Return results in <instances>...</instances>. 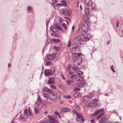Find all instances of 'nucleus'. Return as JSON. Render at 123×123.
Listing matches in <instances>:
<instances>
[{"label":"nucleus","mask_w":123,"mask_h":123,"mask_svg":"<svg viewBox=\"0 0 123 123\" xmlns=\"http://www.w3.org/2000/svg\"><path fill=\"white\" fill-rule=\"evenodd\" d=\"M104 114V113H102L99 115L97 117V119H98L101 116H102Z\"/></svg>","instance_id":"obj_40"},{"label":"nucleus","mask_w":123,"mask_h":123,"mask_svg":"<svg viewBox=\"0 0 123 123\" xmlns=\"http://www.w3.org/2000/svg\"><path fill=\"white\" fill-rule=\"evenodd\" d=\"M52 1H54L55 3H56L58 2V1L57 0H51Z\"/></svg>","instance_id":"obj_55"},{"label":"nucleus","mask_w":123,"mask_h":123,"mask_svg":"<svg viewBox=\"0 0 123 123\" xmlns=\"http://www.w3.org/2000/svg\"><path fill=\"white\" fill-rule=\"evenodd\" d=\"M50 29L51 31L54 32H57L55 28L53 26L51 27L50 28Z\"/></svg>","instance_id":"obj_27"},{"label":"nucleus","mask_w":123,"mask_h":123,"mask_svg":"<svg viewBox=\"0 0 123 123\" xmlns=\"http://www.w3.org/2000/svg\"><path fill=\"white\" fill-rule=\"evenodd\" d=\"M84 2L87 5L90 6H92L93 3L92 0H85Z\"/></svg>","instance_id":"obj_13"},{"label":"nucleus","mask_w":123,"mask_h":123,"mask_svg":"<svg viewBox=\"0 0 123 123\" xmlns=\"http://www.w3.org/2000/svg\"><path fill=\"white\" fill-rule=\"evenodd\" d=\"M113 65H112L111 66V70L112 71L114 72L115 73V71L113 67Z\"/></svg>","instance_id":"obj_48"},{"label":"nucleus","mask_w":123,"mask_h":123,"mask_svg":"<svg viewBox=\"0 0 123 123\" xmlns=\"http://www.w3.org/2000/svg\"><path fill=\"white\" fill-rule=\"evenodd\" d=\"M82 25L81 28L82 31L85 32H86L89 29V26L87 23V21H84Z\"/></svg>","instance_id":"obj_2"},{"label":"nucleus","mask_w":123,"mask_h":123,"mask_svg":"<svg viewBox=\"0 0 123 123\" xmlns=\"http://www.w3.org/2000/svg\"><path fill=\"white\" fill-rule=\"evenodd\" d=\"M81 36L82 41L86 42L89 40V39L87 36L83 35H82Z\"/></svg>","instance_id":"obj_17"},{"label":"nucleus","mask_w":123,"mask_h":123,"mask_svg":"<svg viewBox=\"0 0 123 123\" xmlns=\"http://www.w3.org/2000/svg\"><path fill=\"white\" fill-rule=\"evenodd\" d=\"M64 14L65 15L68 16H69L70 15V14L69 12L66 10H65Z\"/></svg>","instance_id":"obj_29"},{"label":"nucleus","mask_w":123,"mask_h":123,"mask_svg":"<svg viewBox=\"0 0 123 123\" xmlns=\"http://www.w3.org/2000/svg\"><path fill=\"white\" fill-rule=\"evenodd\" d=\"M81 55V53H74L73 54V57L74 58L77 57L78 56H79Z\"/></svg>","instance_id":"obj_22"},{"label":"nucleus","mask_w":123,"mask_h":123,"mask_svg":"<svg viewBox=\"0 0 123 123\" xmlns=\"http://www.w3.org/2000/svg\"><path fill=\"white\" fill-rule=\"evenodd\" d=\"M67 84L69 85H71V83L74 82V81L72 80H66Z\"/></svg>","instance_id":"obj_26"},{"label":"nucleus","mask_w":123,"mask_h":123,"mask_svg":"<svg viewBox=\"0 0 123 123\" xmlns=\"http://www.w3.org/2000/svg\"><path fill=\"white\" fill-rule=\"evenodd\" d=\"M50 119V123H59L58 120L55 118L52 117L50 116H48Z\"/></svg>","instance_id":"obj_10"},{"label":"nucleus","mask_w":123,"mask_h":123,"mask_svg":"<svg viewBox=\"0 0 123 123\" xmlns=\"http://www.w3.org/2000/svg\"><path fill=\"white\" fill-rule=\"evenodd\" d=\"M80 89L78 88H76V90L77 91H80Z\"/></svg>","instance_id":"obj_56"},{"label":"nucleus","mask_w":123,"mask_h":123,"mask_svg":"<svg viewBox=\"0 0 123 123\" xmlns=\"http://www.w3.org/2000/svg\"><path fill=\"white\" fill-rule=\"evenodd\" d=\"M64 12H65V10H62L61 11H60V14H64Z\"/></svg>","instance_id":"obj_46"},{"label":"nucleus","mask_w":123,"mask_h":123,"mask_svg":"<svg viewBox=\"0 0 123 123\" xmlns=\"http://www.w3.org/2000/svg\"><path fill=\"white\" fill-rule=\"evenodd\" d=\"M38 98L37 99V101L35 103V104L36 105H37V107H38V109H40L42 107V100L40 98L39 95H38Z\"/></svg>","instance_id":"obj_3"},{"label":"nucleus","mask_w":123,"mask_h":123,"mask_svg":"<svg viewBox=\"0 0 123 123\" xmlns=\"http://www.w3.org/2000/svg\"><path fill=\"white\" fill-rule=\"evenodd\" d=\"M62 77L64 80H65V78L63 75L62 74Z\"/></svg>","instance_id":"obj_53"},{"label":"nucleus","mask_w":123,"mask_h":123,"mask_svg":"<svg viewBox=\"0 0 123 123\" xmlns=\"http://www.w3.org/2000/svg\"><path fill=\"white\" fill-rule=\"evenodd\" d=\"M29 112L27 111V109L26 108L25 109L24 111V114L25 115H29L31 116L32 115L31 111L30 110V108H29L28 109Z\"/></svg>","instance_id":"obj_12"},{"label":"nucleus","mask_w":123,"mask_h":123,"mask_svg":"<svg viewBox=\"0 0 123 123\" xmlns=\"http://www.w3.org/2000/svg\"><path fill=\"white\" fill-rule=\"evenodd\" d=\"M38 107H37V105L36 106V108H34V110L35 111V112L36 113H38L39 112V110L37 109Z\"/></svg>","instance_id":"obj_31"},{"label":"nucleus","mask_w":123,"mask_h":123,"mask_svg":"<svg viewBox=\"0 0 123 123\" xmlns=\"http://www.w3.org/2000/svg\"><path fill=\"white\" fill-rule=\"evenodd\" d=\"M97 103L96 102H93V101H92L89 105H88V107H96L97 106Z\"/></svg>","instance_id":"obj_15"},{"label":"nucleus","mask_w":123,"mask_h":123,"mask_svg":"<svg viewBox=\"0 0 123 123\" xmlns=\"http://www.w3.org/2000/svg\"><path fill=\"white\" fill-rule=\"evenodd\" d=\"M76 120L78 122L80 121L81 123H83L84 121V118L81 114H78L77 115Z\"/></svg>","instance_id":"obj_7"},{"label":"nucleus","mask_w":123,"mask_h":123,"mask_svg":"<svg viewBox=\"0 0 123 123\" xmlns=\"http://www.w3.org/2000/svg\"><path fill=\"white\" fill-rule=\"evenodd\" d=\"M61 111L62 112H69L70 111V109L68 108L64 107L61 109Z\"/></svg>","instance_id":"obj_21"},{"label":"nucleus","mask_w":123,"mask_h":123,"mask_svg":"<svg viewBox=\"0 0 123 123\" xmlns=\"http://www.w3.org/2000/svg\"><path fill=\"white\" fill-rule=\"evenodd\" d=\"M91 98L90 96L88 95H86L84 96L82 98V100L83 102L86 103Z\"/></svg>","instance_id":"obj_11"},{"label":"nucleus","mask_w":123,"mask_h":123,"mask_svg":"<svg viewBox=\"0 0 123 123\" xmlns=\"http://www.w3.org/2000/svg\"><path fill=\"white\" fill-rule=\"evenodd\" d=\"M91 97H94V95L93 94H91Z\"/></svg>","instance_id":"obj_61"},{"label":"nucleus","mask_w":123,"mask_h":123,"mask_svg":"<svg viewBox=\"0 0 123 123\" xmlns=\"http://www.w3.org/2000/svg\"><path fill=\"white\" fill-rule=\"evenodd\" d=\"M43 104V105H44V106L45 107H47V105H46V104H44V103Z\"/></svg>","instance_id":"obj_64"},{"label":"nucleus","mask_w":123,"mask_h":123,"mask_svg":"<svg viewBox=\"0 0 123 123\" xmlns=\"http://www.w3.org/2000/svg\"><path fill=\"white\" fill-rule=\"evenodd\" d=\"M91 122L92 123H94V120H93L92 119L91 121Z\"/></svg>","instance_id":"obj_59"},{"label":"nucleus","mask_w":123,"mask_h":123,"mask_svg":"<svg viewBox=\"0 0 123 123\" xmlns=\"http://www.w3.org/2000/svg\"><path fill=\"white\" fill-rule=\"evenodd\" d=\"M56 79L57 80V81H55V79L53 78H49L47 84H53L54 83H58L60 81V80L59 78H56Z\"/></svg>","instance_id":"obj_5"},{"label":"nucleus","mask_w":123,"mask_h":123,"mask_svg":"<svg viewBox=\"0 0 123 123\" xmlns=\"http://www.w3.org/2000/svg\"><path fill=\"white\" fill-rule=\"evenodd\" d=\"M51 62L49 61H47L46 62V66H50L51 64Z\"/></svg>","instance_id":"obj_38"},{"label":"nucleus","mask_w":123,"mask_h":123,"mask_svg":"<svg viewBox=\"0 0 123 123\" xmlns=\"http://www.w3.org/2000/svg\"><path fill=\"white\" fill-rule=\"evenodd\" d=\"M64 6L63 4L60 3L56 4V6L57 7H60Z\"/></svg>","instance_id":"obj_32"},{"label":"nucleus","mask_w":123,"mask_h":123,"mask_svg":"<svg viewBox=\"0 0 123 123\" xmlns=\"http://www.w3.org/2000/svg\"><path fill=\"white\" fill-rule=\"evenodd\" d=\"M73 69L74 71H77L79 70V68L75 67H73Z\"/></svg>","instance_id":"obj_36"},{"label":"nucleus","mask_w":123,"mask_h":123,"mask_svg":"<svg viewBox=\"0 0 123 123\" xmlns=\"http://www.w3.org/2000/svg\"><path fill=\"white\" fill-rule=\"evenodd\" d=\"M55 57V54H49L46 57V58L47 60H53Z\"/></svg>","instance_id":"obj_9"},{"label":"nucleus","mask_w":123,"mask_h":123,"mask_svg":"<svg viewBox=\"0 0 123 123\" xmlns=\"http://www.w3.org/2000/svg\"><path fill=\"white\" fill-rule=\"evenodd\" d=\"M86 84L84 81L83 82L78 83L76 84V85L78 87L82 88H83Z\"/></svg>","instance_id":"obj_19"},{"label":"nucleus","mask_w":123,"mask_h":123,"mask_svg":"<svg viewBox=\"0 0 123 123\" xmlns=\"http://www.w3.org/2000/svg\"><path fill=\"white\" fill-rule=\"evenodd\" d=\"M71 49L73 51H79L80 50V49L78 47H74L71 48Z\"/></svg>","instance_id":"obj_24"},{"label":"nucleus","mask_w":123,"mask_h":123,"mask_svg":"<svg viewBox=\"0 0 123 123\" xmlns=\"http://www.w3.org/2000/svg\"><path fill=\"white\" fill-rule=\"evenodd\" d=\"M107 115H105L102 117L101 119L100 123H105V122L109 118V117H106Z\"/></svg>","instance_id":"obj_14"},{"label":"nucleus","mask_w":123,"mask_h":123,"mask_svg":"<svg viewBox=\"0 0 123 123\" xmlns=\"http://www.w3.org/2000/svg\"><path fill=\"white\" fill-rule=\"evenodd\" d=\"M90 18V16L89 15V14H85L84 15V21H87Z\"/></svg>","instance_id":"obj_18"},{"label":"nucleus","mask_w":123,"mask_h":123,"mask_svg":"<svg viewBox=\"0 0 123 123\" xmlns=\"http://www.w3.org/2000/svg\"><path fill=\"white\" fill-rule=\"evenodd\" d=\"M61 2L63 3V5H64L63 6H66L67 5V3L65 2V1L64 0H62L61 1Z\"/></svg>","instance_id":"obj_41"},{"label":"nucleus","mask_w":123,"mask_h":123,"mask_svg":"<svg viewBox=\"0 0 123 123\" xmlns=\"http://www.w3.org/2000/svg\"><path fill=\"white\" fill-rule=\"evenodd\" d=\"M27 9L28 12H30L32 11V8L30 6L28 7Z\"/></svg>","instance_id":"obj_39"},{"label":"nucleus","mask_w":123,"mask_h":123,"mask_svg":"<svg viewBox=\"0 0 123 123\" xmlns=\"http://www.w3.org/2000/svg\"><path fill=\"white\" fill-rule=\"evenodd\" d=\"M97 98H94L93 100L94 101H97Z\"/></svg>","instance_id":"obj_60"},{"label":"nucleus","mask_w":123,"mask_h":123,"mask_svg":"<svg viewBox=\"0 0 123 123\" xmlns=\"http://www.w3.org/2000/svg\"><path fill=\"white\" fill-rule=\"evenodd\" d=\"M74 113L77 115L78 114V112L76 111H75L74 112Z\"/></svg>","instance_id":"obj_57"},{"label":"nucleus","mask_w":123,"mask_h":123,"mask_svg":"<svg viewBox=\"0 0 123 123\" xmlns=\"http://www.w3.org/2000/svg\"><path fill=\"white\" fill-rule=\"evenodd\" d=\"M119 22L118 20H117V23L116 24V27H118V26L119 25Z\"/></svg>","instance_id":"obj_52"},{"label":"nucleus","mask_w":123,"mask_h":123,"mask_svg":"<svg viewBox=\"0 0 123 123\" xmlns=\"http://www.w3.org/2000/svg\"><path fill=\"white\" fill-rule=\"evenodd\" d=\"M48 113V111H46L44 112V113L45 114H47Z\"/></svg>","instance_id":"obj_63"},{"label":"nucleus","mask_w":123,"mask_h":123,"mask_svg":"<svg viewBox=\"0 0 123 123\" xmlns=\"http://www.w3.org/2000/svg\"><path fill=\"white\" fill-rule=\"evenodd\" d=\"M75 79L76 81H82L84 82L85 81V80L83 78L82 76L77 75V74H76Z\"/></svg>","instance_id":"obj_8"},{"label":"nucleus","mask_w":123,"mask_h":123,"mask_svg":"<svg viewBox=\"0 0 123 123\" xmlns=\"http://www.w3.org/2000/svg\"><path fill=\"white\" fill-rule=\"evenodd\" d=\"M82 59L81 58H79L75 59L74 62V64L75 66H77L82 63Z\"/></svg>","instance_id":"obj_6"},{"label":"nucleus","mask_w":123,"mask_h":123,"mask_svg":"<svg viewBox=\"0 0 123 123\" xmlns=\"http://www.w3.org/2000/svg\"><path fill=\"white\" fill-rule=\"evenodd\" d=\"M104 109L103 108H101L100 109H99L98 110L96 111L95 112V113L93 114V115H97L98 113L103 112L104 111Z\"/></svg>","instance_id":"obj_20"},{"label":"nucleus","mask_w":123,"mask_h":123,"mask_svg":"<svg viewBox=\"0 0 123 123\" xmlns=\"http://www.w3.org/2000/svg\"><path fill=\"white\" fill-rule=\"evenodd\" d=\"M53 41L55 42L56 43L59 42H60V41L58 39H57L55 38L52 39V40Z\"/></svg>","instance_id":"obj_35"},{"label":"nucleus","mask_w":123,"mask_h":123,"mask_svg":"<svg viewBox=\"0 0 123 123\" xmlns=\"http://www.w3.org/2000/svg\"><path fill=\"white\" fill-rule=\"evenodd\" d=\"M77 73L78 74L77 75H82L83 74V72L80 71H79Z\"/></svg>","instance_id":"obj_43"},{"label":"nucleus","mask_w":123,"mask_h":123,"mask_svg":"<svg viewBox=\"0 0 123 123\" xmlns=\"http://www.w3.org/2000/svg\"><path fill=\"white\" fill-rule=\"evenodd\" d=\"M71 65L70 64H68V67L67 68L66 70L67 71L70 72L71 71L70 68L71 67Z\"/></svg>","instance_id":"obj_25"},{"label":"nucleus","mask_w":123,"mask_h":123,"mask_svg":"<svg viewBox=\"0 0 123 123\" xmlns=\"http://www.w3.org/2000/svg\"><path fill=\"white\" fill-rule=\"evenodd\" d=\"M43 96L46 99H47L49 98L50 97L49 96L48 94L47 93H44L43 95Z\"/></svg>","instance_id":"obj_28"},{"label":"nucleus","mask_w":123,"mask_h":123,"mask_svg":"<svg viewBox=\"0 0 123 123\" xmlns=\"http://www.w3.org/2000/svg\"><path fill=\"white\" fill-rule=\"evenodd\" d=\"M55 114L58 116L60 118V114L58 112L55 111Z\"/></svg>","instance_id":"obj_50"},{"label":"nucleus","mask_w":123,"mask_h":123,"mask_svg":"<svg viewBox=\"0 0 123 123\" xmlns=\"http://www.w3.org/2000/svg\"><path fill=\"white\" fill-rule=\"evenodd\" d=\"M52 92H51V93H49L50 94H51L53 96H55V95L53 93V92L52 91V90H51Z\"/></svg>","instance_id":"obj_51"},{"label":"nucleus","mask_w":123,"mask_h":123,"mask_svg":"<svg viewBox=\"0 0 123 123\" xmlns=\"http://www.w3.org/2000/svg\"><path fill=\"white\" fill-rule=\"evenodd\" d=\"M71 44V41H70L68 43V47H69L70 45Z\"/></svg>","instance_id":"obj_54"},{"label":"nucleus","mask_w":123,"mask_h":123,"mask_svg":"<svg viewBox=\"0 0 123 123\" xmlns=\"http://www.w3.org/2000/svg\"><path fill=\"white\" fill-rule=\"evenodd\" d=\"M42 91L43 92H46L48 93H51V90L48 88L46 87H44L42 89Z\"/></svg>","instance_id":"obj_16"},{"label":"nucleus","mask_w":123,"mask_h":123,"mask_svg":"<svg viewBox=\"0 0 123 123\" xmlns=\"http://www.w3.org/2000/svg\"><path fill=\"white\" fill-rule=\"evenodd\" d=\"M55 27L57 29L59 30H62V28L59 25L57 24H55Z\"/></svg>","instance_id":"obj_30"},{"label":"nucleus","mask_w":123,"mask_h":123,"mask_svg":"<svg viewBox=\"0 0 123 123\" xmlns=\"http://www.w3.org/2000/svg\"><path fill=\"white\" fill-rule=\"evenodd\" d=\"M59 72V70L55 68H53L50 69L45 70L44 74L46 76H48L52 74H56Z\"/></svg>","instance_id":"obj_1"},{"label":"nucleus","mask_w":123,"mask_h":123,"mask_svg":"<svg viewBox=\"0 0 123 123\" xmlns=\"http://www.w3.org/2000/svg\"><path fill=\"white\" fill-rule=\"evenodd\" d=\"M20 118L22 120H26V118L25 117L22 115L20 116Z\"/></svg>","instance_id":"obj_37"},{"label":"nucleus","mask_w":123,"mask_h":123,"mask_svg":"<svg viewBox=\"0 0 123 123\" xmlns=\"http://www.w3.org/2000/svg\"><path fill=\"white\" fill-rule=\"evenodd\" d=\"M82 36H78L75 38L74 40V42L75 43H77L78 46H80V47H83V44H81V46H80V42L81 41H82Z\"/></svg>","instance_id":"obj_4"},{"label":"nucleus","mask_w":123,"mask_h":123,"mask_svg":"<svg viewBox=\"0 0 123 123\" xmlns=\"http://www.w3.org/2000/svg\"><path fill=\"white\" fill-rule=\"evenodd\" d=\"M50 87L53 89H55L56 88V87L53 85H51L50 86Z\"/></svg>","instance_id":"obj_42"},{"label":"nucleus","mask_w":123,"mask_h":123,"mask_svg":"<svg viewBox=\"0 0 123 123\" xmlns=\"http://www.w3.org/2000/svg\"><path fill=\"white\" fill-rule=\"evenodd\" d=\"M85 14H89L90 12H89V9L88 8H87L85 10Z\"/></svg>","instance_id":"obj_33"},{"label":"nucleus","mask_w":123,"mask_h":123,"mask_svg":"<svg viewBox=\"0 0 123 123\" xmlns=\"http://www.w3.org/2000/svg\"><path fill=\"white\" fill-rule=\"evenodd\" d=\"M79 95L78 93L75 94L74 95V96L75 98H77L79 96Z\"/></svg>","instance_id":"obj_49"},{"label":"nucleus","mask_w":123,"mask_h":123,"mask_svg":"<svg viewBox=\"0 0 123 123\" xmlns=\"http://www.w3.org/2000/svg\"><path fill=\"white\" fill-rule=\"evenodd\" d=\"M65 98L67 99H69L71 98V96L70 95L65 96Z\"/></svg>","instance_id":"obj_47"},{"label":"nucleus","mask_w":123,"mask_h":123,"mask_svg":"<svg viewBox=\"0 0 123 123\" xmlns=\"http://www.w3.org/2000/svg\"><path fill=\"white\" fill-rule=\"evenodd\" d=\"M54 100L52 99L51 98H48L47 99L46 101H45V102L46 103H49L51 104L54 102Z\"/></svg>","instance_id":"obj_23"},{"label":"nucleus","mask_w":123,"mask_h":123,"mask_svg":"<svg viewBox=\"0 0 123 123\" xmlns=\"http://www.w3.org/2000/svg\"><path fill=\"white\" fill-rule=\"evenodd\" d=\"M11 66V64L10 63H9L8 65V67H10Z\"/></svg>","instance_id":"obj_62"},{"label":"nucleus","mask_w":123,"mask_h":123,"mask_svg":"<svg viewBox=\"0 0 123 123\" xmlns=\"http://www.w3.org/2000/svg\"><path fill=\"white\" fill-rule=\"evenodd\" d=\"M62 27L64 28V29L65 30H67V28L66 26V24L65 23H63L62 25Z\"/></svg>","instance_id":"obj_34"},{"label":"nucleus","mask_w":123,"mask_h":123,"mask_svg":"<svg viewBox=\"0 0 123 123\" xmlns=\"http://www.w3.org/2000/svg\"><path fill=\"white\" fill-rule=\"evenodd\" d=\"M74 106L75 107L77 108L78 109H80V107L78 105L76 104L74 105Z\"/></svg>","instance_id":"obj_45"},{"label":"nucleus","mask_w":123,"mask_h":123,"mask_svg":"<svg viewBox=\"0 0 123 123\" xmlns=\"http://www.w3.org/2000/svg\"><path fill=\"white\" fill-rule=\"evenodd\" d=\"M76 74L73 75L70 77L71 79H73L74 78H75V77L76 76Z\"/></svg>","instance_id":"obj_44"},{"label":"nucleus","mask_w":123,"mask_h":123,"mask_svg":"<svg viewBox=\"0 0 123 123\" xmlns=\"http://www.w3.org/2000/svg\"><path fill=\"white\" fill-rule=\"evenodd\" d=\"M110 43V41H108L107 42V45H109Z\"/></svg>","instance_id":"obj_58"}]
</instances>
